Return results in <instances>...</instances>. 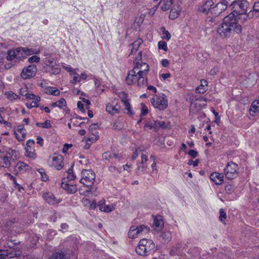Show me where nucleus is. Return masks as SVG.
<instances>
[{"mask_svg":"<svg viewBox=\"0 0 259 259\" xmlns=\"http://www.w3.org/2000/svg\"><path fill=\"white\" fill-rule=\"evenodd\" d=\"M159 128V124L158 123L157 121H149L147 122L144 126V129L145 131H148L149 130L153 132L157 131Z\"/></svg>","mask_w":259,"mask_h":259,"instance_id":"412c9836","label":"nucleus"},{"mask_svg":"<svg viewBox=\"0 0 259 259\" xmlns=\"http://www.w3.org/2000/svg\"><path fill=\"white\" fill-rule=\"evenodd\" d=\"M155 248V244L152 240L142 239L136 248V252L141 255L151 253Z\"/></svg>","mask_w":259,"mask_h":259,"instance_id":"7ed1b4c3","label":"nucleus"},{"mask_svg":"<svg viewBox=\"0 0 259 259\" xmlns=\"http://www.w3.org/2000/svg\"><path fill=\"white\" fill-rule=\"evenodd\" d=\"M238 165L233 162H229L227 163L226 168L224 169V174L226 177L229 180H233L237 178L239 174Z\"/></svg>","mask_w":259,"mask_h":259,"instance_id":"0eeeda50","label":"nucleus"},{"mask_svg":"<svg viewBox=\"0 0 259 259\" xmlns=\"http://www.w3.org/2000/svg\"><path fill=\"white\" fill-rule=\"evenodd\" d=\"M143 151L139 150L138 149L136 150L135 151L133 154V155L132 156V159L135 160V159H136L138 156L139 153L141 152L142 153Z\"/></svg>","mask_w":259,"mask_h":259,"instance_id":"69168bd1","label":"nucleus"},{"mask_svg":"<svg viewBox=\"0 0 259 259\" xmlns=\"http://www.w3.org/2000/svg\"><path fill=\"white\" fill-rule=\"evenodd\" d=\"M160 237L163 243H168L171 240L172 236L169 232L166 231L162 232Z\"/></svg>","mask_w":259,"mask_h":259,"instance_id":"7c9ffc66","label":"nucleus"},{"mask_svg":"<svg viewBox=\"0 0 259 259\" xmlns=\"http://www.w3.org/2000/svg\"><path fill=\"white\" fill-rule=\"evenodd\" d=\"M61 187L69 193H74L77 190V186L74 182H62Z\"/></svg>","mask_w":259,"mask_h":259,"instance_id":"aec40b11","label":"nucleus"},{"mask_svg":"<svg viewBox=\"0 0 259 259\" xmlns=\"http://www.w3.org/2000/svg\"><path fill=\"white\" fill-rule=\"evenodd\" d=\"M9 157V159L14 157L15 158L18 157V152L15 150L9 149L6 152V155Z\"/></svg>","mask_w":259,"mask_h":259,"instance_id":"79ce46f5","label":"nucleus"},{"mask_svg":"<svg viewBox=\"0 0 259 259\" xmlns=\"http://www.w3.org/2000/svg\"><path fill=\"white\" fill-rule=\"evenodd\" d=\"M122 124L118 121H116L113 124V128L115 130H119L122 128Z\"/></svg>","mask_w":259,"mask_h":259,"instance_id":"13d9d810","label":"nucleus"},{"mask_svg":"<svg viewBox=\"0 0 259 259\" xmlns=\"http://www.w3.org/2000/svg\"><path fill=\"white\" fill-rule=\"evenodd\" d=\"M36 125L38 127L45 128H48L51 127V124L49 120H47L44 122H38L36 123Z\"/></svg>","mask_w":259,"mask_h":259,"instance_id":"a18cd8bd","label":"nucleus"},{"mask_svg":"<svg viewBox=\"0 0 259 259\" xmlns=\"http://www.w3.org/2000/svg\"><path fill=\"white\" fill-rule=\"evenodd\" d=\"M5 95L7 98L11 101H13L16 99H20V96L18 95L13 93L12 91L5 92Z\"/></svg>","mask_w":259,"mask_h":259,"instance_id":"72a5a7b5","label":"nucleus"},{"mask_svg":"<svg viewBox=\"0 0 259 259\" xmlns=\"http://www.w3.org/2000/svg\"><path fill=\"white\" fill-rule=\"evenodd\" d=\"M39 61L40 58L36 55L30 57L28 60V62L29 63H38Z\"/></svg>","mask_w":259,"mask_h":259,"instance_id":"3c124183","label":"nucleus"},{"mask_svg":"<svg viewBox=\"0 0 259 259\" xmlns=\"http://www.w3.org/2000/svg\"><path fill=\"white\" fill-rule=\"evenodd\" d=\"M248 6L249 2L247 1L236 0L231 3L232 12L224 18L218 29V32L221 37H229L233 32L238 34L241 33L242 27L238 23L237 20L243 22L251 18L248 17L247 13Z\"/></svg>","mask_w":259,"mask_h":259,"instance_id":"f257e3e1","label":"nucleus"},{"mask_svg":"<svg viewBox=\"0 0 259 259\" xmlns=\"http://www.w3.org/2000/svg\"><path fill=\"white\" fill-rule=\"evenodd\" d=\"M50 259H68V258L64 253L60 252L53 254Z\"/></svg>","mask_w":259,"mask_h":259,"instance_id":"37998d69","label":"nucleus"},{"mask_svg":"<svg viewBox=\"0 0 259 259\" xmlns=\"http://www.w3.org/2000/svg\"><path fill=\"white\" fill-rule=\"evenodd\" d=\"M210 179L215 185H222L224 182V175L217 172H213L210 174Z\"/></svg>","mask_w":259,"mask_h":259,"instance_id":"dca6fc26","label":"nucleus"},{"mask_svg":"<svg viewBox=\"0 0 259 259\" xmlns=\"http://www.w3.org/2000/svg\"><path fill=\"white\" fill-rule=\"evenodd\" d=\"M99 127V125L98 123H94L90 125L89 128L90 132H95L97 131L96 129Z\"/></svg>","mask_w":259,"mask_h":259,"instance_id":"052dcab7","label":"nucleus"},{"mask_svg":"<svg viewBox=\"0 0 259 259\" xmlns=\"http://www.w3.org/2000/svg\"><path fill=\"white\" fill-rule=\"evenodd\" d=\"M51 166L57 170H60L63 166V158L61 155H54L52 157Z\"/></svg>","mask_w":259,"mask_h":259,"instance_id":"4468645a","label":"nucleus"},{"mask_svg":"<svg viewBox=\"0 0 259 259\" xmlns=\"http://www.w3.org/2000/svg\"><path fill=\"white\" fill-rule=\"evenodd\" d=\"M143 42V39L141 38H138L136 40L132 43L131 44L132 48L131 50L130 55H132L136 53L138 51L140 46L142 44Z\"/></svg>","mask_w":259,"mask_h":259,"instance_id":"5701e85b","label":"nucleus"},{"mask_svg":"<svg viewBox=\"0 0 259 259\" xmlns=\"http://www.w3.org/2000/svg\"><path fill=\"white\" fill-rule=\"evenodd\" d=\"M142 52L140 51L134 59V65H148L147 63H142Z\"/></svg>","mask_w":259,"mask_h":259,"instance_id":"473e14b6","label":"nucleus"},{"mask_svg":"<svg viewBox=\"0 0 259 259\" xmlns=\"http://www.w3.org/2000/svg\"><path fill=\"white\" fill-rule=\"evenodd\" d=\"M172 4V0H160L158 4L163 11H166L170 9Z\"/></svg>","mask_w":259,"mask_h":259,"instance_id":"bb28decb","label":"nucleus"},{"mask_svg":"<svg viewBox=\"0 0 259 259\" xmlns=\"http://www.w3.org/2000/svg\"><path fill=\"white\" fill-rule=\"evenodd\" d=\"M160 30L162 32L161 38L163 39L166 40L167 41L169 40L171 38V34L168 31L166 30L164 27H160Z\"/></svg>","mask_w":259,"mask_h":259,"instance_id":"f704fd0d","label":"nucleus"},{"mask_svg":"<svg viewBox=\"0 0 259 259\" xmlns=\"http://www.w3.org/2000/svg\"><path fill=\"white\" fill-rule=\"evenodd\" d=\"M141 161L137 164L136 169L137 172H144L147 169V161L148 160L147 153L146 151H143L141 155Z\"/></svg>","mask_w":259,"mask_h":259,"instance_id":"1a4fd4ad","label":"nucleus"},{"mask_svg":"<svg viewBox=\"0 0 259 259\" xmlns=\"http://www.w3.org/2000/svg\"><path fill=\"white\" fill-rule=\"evenodd\" d=\"M71 82L73 84L76 83L77 82H79V75L74 74V76L73 77L72 79L71 80Z\"/></svg>","mask_w":259,"mask_h":259,"instance_id":"e2e57ef3","label":"nucleus"},{"mask_svg":"<svg viewBox=\"0 0 259 259\" xmlns=\"http://www.w3.org/2000/svg\"><path fill=\"white\" fill-rule=\"evenodd\" d=\"M22 95L26 97V98L28 99L32 100L33 101H36V102H39L40 101V98L39 96H36L33 94L22 93Z\"/></svg>","mask_w":259,"mask_h":259,"instance_id":"ea45409f","label":"nucleus"},{"mask_svg":"<svg viewBox=\"0 0 259 259\" xmlns=\"http://www.w3.org/2000/svg\"><path fill=\"white\" fill-rule=\"evenodd\" d=\"M45 93L48 95H52L54 96H58L60 95V92L55 87H47L44 89Z\"/></svg>","mask_w":259,"mask_h":259,"instance_id":"c85d7f7f","label":"nucleus"},{"mask_svg":"<svg viewBox=\"0 0 259 259\" xmlns=\"http://www.w3.org/2000/svg\"><path fill=\"white\" fill-rule=\"evenodd\" d=\"M72 147V144H65L62 149V152L64 153H66L68 151L69 149Z\"/></svg>","mask_w":259,"mask_h":259,"instance_id":"4d7b16f0","label":"nucleus"},{"mask_svg":"<svg viewBox=\"0 0 259 259\" xmlns=\"http://www.w3.org/2000/svg\"><path fill=\"white\" fill-rule=\"evenodd\" d=\"M214 3L212 1H206L203 3L199 8L198 10L200 12L208 14L210 12L211 14V10Z\"/></svg>","mask_w":259,"mask_h":259,"instance_id":"2eb2a0df","label":"nucleus"},{"mask_svg":"<svg viewBox=\"0 0 259 259\" xmlns=\"http://www.w3.org/2000/svg\"><path fill=\"white\" fill-rule=\"evenodd\" d=\"M207 81L205 79H201L200 85L196 89V92L199 94H204L207 90Z\"/></svg>","mask_w":259,"mask_h":259,"instance_id":"a878e982","label":"nucleus"},{"mask_svg":"<svg viewBox=\"0 0 259 259\" xmlns=\"http://www.w3.org/2000/svg\"><path fill=\"white\" fill-rule=\"evenodd\" d=\"M152 106L159 110H164L168 106V101L164 94L156 95L151 100Z\"/></svg>","mask_w":259,"mask_h":259,"instance_id":"423d86ee","label":"nucleus"},{"mask_svg":"<svg viewBox=\"0 0 259 259\" xmlns=\"http://www.w3.org/2000/svg\"><path fill=\"white\" fill-rule=\"evenodd\" d=\"M37 170L39 172L41 175V179L43 181H47L49 179V177L46 174L45 170L42 168L37 169Z\"/></svg>","mask_w":259,"mask_h":259,"instance_id":"09e8293b","label":"nucleus"},{"mask_svg":"<svg viewBox=\"0 0 259 259\" xmlns=\"http://www.w3.org/2000/svg\"><path fill=\"white\" fill-rule=\"evenodd\" d=\"M164 225V222L160 216H157L154 220L153 225L156 228H162Z\"/></svg>","mask_w":259,"mask_h":259,"instance_id":"4c0bfd02","label":"nucleus"},{"mask_svg":"<svg viewBox=\"0 0 259 259\" xmlns=\"http://www.w3.org/2000/svg\"><path fill=\"white\" fill-rule=\"evenodd\" d=\"M143 66H135L130 70L126 77L125 82L128 85H133L136 82L139 87H142L147 83V75L149 70V66L142 68Z\"/></svg>","mask_w":259,"mask_h":259,"instance_id":"f03ea898","label":"nucleus"},{"mask_svg":"<svg viewBox=\"0 0 259 259\" xmlns=\"http://www.w3.org/2000/svg\"><path fill=\"white\" fill-rule=\"evenodd\" d=\"M18 47L15 49L9 50L7 52V55L6 57L7 60L9 61H12L16 59L17 60H20L19 56L20 52L18 51Z\"/></svg>","mask_w":259,"mask_h":259,"instance_id":"a211bd4d","label":"nucleus"},{"mask_svg":"<svg viewBox=\"0 0 259 259\" xmlns=\"http://www.w3.org/2000/svg\"><path fill=\"white\" fill-rule=\"evenodd\" d=\"M99 138V133L97 131L90 132V135L87 138L88 142H95Z\"/></svg>","mask_w":259,"mask_h":259,"instance_id":"2f4dec72","label":"nucleus"},{"mask_svg":"<svg viewBox=\"0 0 259 259\" xmlns=\"http://www.w3.org/2000/svg\"><path fill=\"white\" fill-rule=\"evenodd\" d=\"M65 69L68 72L70 73V74L71 75H74L76 74V73L75 72V70L73 69L72 68L67 66H63Z\"/></svg>","mask_w":259,"mask_h":259,"instance_id":"bf43d9fd","label":"nucleus"},{"mask_svg":"<svg viewBox=\"0 0 259 259\" xmlns=\"http://www.w3.org/2000/svg\"><path fill=\"white\" fill-rule=\"evenodd\" d=\"M37 70L36 66H27L22 70L21 77L24 79H30L35 75Z\"/></svg>","mask_w":259,"mask_h":259,"instance_id":"6e6552de","label":"nucleus"},{"mask_svg":"<svg viewBox=\"0 0 259 259\" xmlns=\"http://www.w3.org/2000/svg\"><path fill=\"white\" fill-rule=\"evenodd\" d=\"M116 204L112 203L110 205H106L105 203V200L103 202L101 201L99 204V209L103 212L109 213L113 211L115 209Z\"/></svg>","mask_w":259,"mask_h":259,"instance_id":"6ab92c4d","label":"nucleus"},{"mask_svg":"<svg viewBox=\"0 0 259 259\" xmlns=\"http://www.w3.org/2000/svg\"><path fill=\"white\" fill-rule=\"evenodd\" d=\"M0 123L4 124L5 125V126H7V127H11L12 126V124L10 122L5 121L1 113H0Z\"/></svg>","mask_w":259,"mask_h":259,"instance_id":"603ef678","label":"nucleus"},{"mask_svg":"<svg viewBox=\"0 0 259 259\" xmlns=\"http://www.w3.org/2000/svg\"><path fill=\"white\" fill-rule=\"evenodd\" d=\"M106 111L109 114L111 115H114L119 113L120 106L117 104H116L115 105H114L109 103L106 105Z\"/></svg>","mask_w":259,"mask_h":259,"instance_id":"4be33fe9","label":"nucleus"},{"mask_svg":"<svg viewBox=\"0 0 259 259\" xmlns=\"http://www.w3.org/2000/svg\"><path fill=\"white\" fill-rule=\"evenodd\" d=\"M227 218L226 213L224 211V210L221 208L220 210V220L223 222Z\"/></svg>","mask_w":259,"mask_h":259,"instance_id":"5fc2aeb1","label":"nucleus"},{"mask_svg":"<svg viewBox=\"0 0 259 259\" xmlns=\"http://www.w3.org/2000/svg\"><path fill=\"white\" fill-rule=\"evenodd\" d=\"M158 48L159 50L166 51L167 50V43L165 41L160 40L158 43Z\"/></svg>","mask_w":259,"mask_h":259,"instance_id":"de8ad7c7","label":"nucleus"},{"mask_svg":"<svg viewBox=\"0 0 259 259\" xmlns=\"http://www.w3.org/2000/svg\"><path fill=\"white\" fill-rule=\"evenodd\" d=\"M49 67V71L54 74H58L60 73L61 69L59 67H55L56 66H47Z\"/></svg>","mask_w":259,"mask_h":259,"instance_id":"49530a36","label":"nucleus"},{"mask_svg":"<svg viewBox=\"0 0 259 259\" xmlns=\"http://www.w3.org/2000/svg\"><path fill=\"white\" fill-rule=\"evenodd\" d=\"M227 1L223 0L222 2L217 4L215 6H213L211 10V15L213 16H217L226 10L227 8L225 4L227 3Z\"/></svg>","mask_w":259,"mask_h":259,"instance_id":"9b49d317","label":"nucleus"},{"mask_svg":"<svg viewBox=\"0 0 259 259\" xmlns=\"http://www.w3.org/2000/svg\"><path fill=\"white\" fill-rule=\"evenodd\" d=\"M124 106L126 113L130 116H132L135 114V112L132 110L131 105L130 103V101L125 102L123 103Z\"/></svg>","mask_w":259,"mask_h":259,"instance_id":"c9c22d12","label":"nucleus"},{"mask_svg":"<svg viewBox=\"0 0 259 259\" xmlns=\"http://www.w3.org/2000/svg\"><path fill=\"white\" fill-rule=\"evenodd\" d=\"M76 176L74 175L71 169H69L67 172V176L66 178H64L62 182L68 183V182H73V181L75 180Z\"/></svg>","mask_w":259,"mask_h":259,"instance_id":"c756f323","label":"nucleus"},{"mask_svg":"<svg viewBox=\"0 0 259 259\" xmlns=\"http://www.w3.org/2000/svg\"><path fill=\"white\" fill-rule=\"evenodd\" d=\"M179 15V14L177 12H173L172 10H171L170 12L169 18L170 19L173 20V19H175L176 18L178 17Z\"/></svg>","mask_w":259,"mask_h":259,"instance_id":"680f3d73","label":"nucleus"},{"mask_svg":"<svg viewBox=\"0 0 259 259\" xmlns=\"http://www.w3.org/2000/svg\"><path fill=\"white\" fill-rule=\"evenodd\" d=\"M83 107H84V105L83 104V103L81 102L78 101L77 102V107L82 112H85V110H84Z\"/></svg>","mask_w":259,"mask_h":259,"instance_id":"774afa93","label":"nucleus"},{"mask_svg":"<svg viewBox=\"0 0 259 259\" xmlns=\"http://www.w3.org/2000/svg\"><path fill=\"white\" fill-rule=\"evenodd\" d=\"M14 134L16 139L20 142L23 141L26 137V130L22 124L18 125L14 129Z\"/></svg>","mask_w":259,"mask_h":259,"instance_id":"9d476101","label":"nucleus"},{"mask_svg":"<svg viewBox=\"0 0 259 259\" xmlns=\"http://www.w3.org/2000/svg\"><path fill=\"white\" fill-rule=\"evenodd\" d=\"M259 16V1L254 3L253 6V10L248 13V17L251 18L258 17Z\"/></svg>","mask_w":259,"mask_h":259,"instance_id":"b1692460","label":"nucleus"},{"mask_svg":"<svg viewBox=\"0 0 259 259\" xmlns=\"http://www.w3.org/2000/svg\"><path fill=\"white\" fill-rule=\"evenodd\" d=\"M25 152V155L27 157L31 159H34L36 157V153H35V151L33 148H26Z\"/></svg>","mask_w":259,"mask_h":259,"instance_id":"a19ab883","label":"nucleus"},{"mask_svg":"<svg viewBox=\"0 0 259 259\" xmlns=\"http://www.w3.org/2000/svg\"><path fill=\"white\" fill-rule=\"evenodd\" d=\"M96 175L92 169H83L81 172L80 183L87 187H91L95 181Z\"/></svg>","mask_w":259,"mask_h":259,"instance_id":"20e7f679","label":"nucleus"},{"mask_svg":"<svg viewBox=\"0 0 259 259\" xmlns=\"http://www.w3.org/2000/svg\"><path fill=\"white\" fill-rule=\"evenodd\" d=\"M10 165V160L8 155H4L0 156V166L7 168Z\"/></svg>","mask_w":259,"mask_h":259,"instance_id":"cd10ccee","label":"nucleus"},{"mask_svg":"<svg viewBox=\"0 0 259 259\" xmlns=\"http://www.w3.org/2000/svg\"><path fill=\"white\" fill-rule=\"evenodd\" d=\"M57 107L60 109H63L66 106V102L65 100L62 98L59 101H57Z\"/></svg>","mask_w":259,"mask_h":259,"instance_id":"8fccbe9b","label":"nucleus"},{"mask_svg":"<svg viewBox=\"0 0 259 259\" xmlns=\"http://www.w3.org/2000/svg\"><path fill=\"white\" fill-rule=\"evenodd\" d=\"M42 197L46 202L51 205L58 204L62 201L60 198L55 197L53 194L50 192L44 193Z\"/></svg>","mask_w":259,"mask_h":259,"instance_id":"f8f14e48","label":"nucleus"},{"mask_svg":"<svg viewBox=\"0 0 259 259\" xmlns=\"http://www.w3.org/2000/svg\"><path fill=\"white\" fill-rule=\"evenodd\" d=\"M18 51L20 52V60H23L25 58L26 56H30L32 54H37L39 53L40 51L38 50L37 51H35L34 49H29L27 47H18Z\"/></svg>","mask_w":259,"mask_h":259,"instance_id":"ddd939ff","label":"nucleus"},{"mask_svg":"<svg viewBox=\"0 0 259 259\" xmlns=\"http://www.w3.org/2000/svg\"><path fill=\"white\" fill-rule=\"evenodd\" d=\"M31 168V166L25 162L19 161L15 166V170L17 172L24 173V172L30 170Z\"/></svg>","mask_w":259,"mask_h":259,"instance_id":"f3484780","label":"nucleus"},{"mask_svg":"<svg viewBox=\"0 0 259 259\" xmlns=\"http://www.w3.org/2000/svg\"><path fill=\"white\" fill-rule=\"evenodd\" d=\"M38 103L36 101H32V102H28L26 103V106L28 108H32L34 107H37L38 106Z\"/></svg>","mask_w":259,"mask_h":259,"instance_id":"864d4df0","label":"nucleus"},{"mask_svg":"<svg viewBox=\"0 0 259 259\" xmlns=\"http://www.w3.org/2000/svg\"><path fill=\"white\" fill-rule=\"evenodd\" d=\"M150 231L148 227L142 225L138 226H132L128 232L130 238L135 239L140 236H144Z\"/></svg>","mask_w":259,"mask_h":259,"instance_id":"39448f33","label":"nucleus"},{"mask_svg":"<svg viewBox=\"0 0 259 259\" xmlns=\"http://www.w3.org/2000/svg\"><path fill=\"white\" fill-rule=\"evenodd\" d=\"M124 106L126 113L130 116H132L135 114V112L132 110L131 105L130 103V101L125 102L123 103Z\"/></svg>","mask_w":259,"mask_h":259,"instance_id":"e433bc0d","label":"nucleus"},{"mask_svg":"<svg viewBox=\"0 0 259 259\" xmlns=\"http://www.w3.org/2000/svg\"><path fill=\"white\" fill-rule=\"evenodd\" d=\"M259 112V100H255L251 103L249 113L250 115L254 116Z\"/></svg>","mask_w":259,"mask_h":259,"instance_id":"393cba45","label":"nucleus"},{"mask_svg":"<svg viewBox=\"0 0 259 259\" xmlns=\"http://www.w3.org/2000/svg\"><path fill=\"white\" fill-rule=\"evenodd\" d=\"M118 96L123 103L130 101L127 95L124 92H120L118 93Z\"/></svg>","mask_w":259,"mask_h":259,"instance_id":"c03bdc74","label":"nucleus"},{"mask_svg":"<svg viewBox=\"0 0 259 259\" xmlns=\"http://www.w3.org/2000/svg\"><path fill=\"white\" fill-rule=\"evenodd\" d=\"M188 154L193 158H195L198 155V152L195 150L192 149L189 151Z\"/></svg>","mask_w":259,"mask_h":259,"instance_id":"0e129e2a","label":"nucleus"},{"mask_svg":"<svg viewBox=\"0 0 259 259\" xmlns=\"http://www.w3.org/2000/svg\"><path fill=\"white\" fill-rule=\"evenodd\" d=\"M82 102L84 104L86 108L89 109L90 108V105L91 104V102L89 100L86 99L85 98L82 99Z\"/></svg>","mask_w":259,"mask_h":259,"instance_id":"338daca9","label":"nucleus"},{"mask_svg":"<svg viewBox=\"0 0 259 259\" xmlns=\"http://www.w3.org/2000/svg\"><path fill=\"white\" fill-rule=\"evenodd\" d=\"M22 95L26 97V98L28 99L32 100L33 101H36V102H39L40 101V98L39 96H36L33 94L22 93Z\"/></svg>","mask_w":259,"mask_h":259,"instance_id":"58836bf2","label":"nucleus"},{"mask_svg":"<svg viewBox=\"0 0 259 259\" xmlns=\"http://www.w3.org/2000/svg\"><path fill=\"white\" fill-rule=\"evenodd\" d=\"M141 115H144V116L147 115L148 113V109L147 108L146 106L143 103H142L141 104Z\"/></svg>","mask_w":259,"mask_h":259,"instance_id":"6e6d98bb","label":"nucleus"}]
</instances>
